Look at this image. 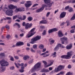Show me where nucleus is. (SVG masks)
Here are the masks:
<instances>
[{"mask_svg":"<svg viewBox=\"0 0 75 75\" xmlns=\"http://www.w3.org/2000/svg\"><path fill=\"white\" fill-rule=\"evenodd\" d=\"M10 69L11 70H14V66L10 67Z\"/></svg>","mask_w":75,"mask_h":75,"instance_id":"obj_44","label":"nucleus"},{"mask_svg":"<svg viewBox=\"0 0 75 75\" xmlns=\"http://www.w3.org/2000/svg\"><path fill=\"white\" fill-rule=\"evenodd\" d=\"M31 51L32 52H35V50H34L33 49V48H31L30 49Z\"/></svg>","mask_w":75,"mask_h":75,"instance_id":"obj_56","label":"nucleus"},{"mask_svg":"<svg viewBox=\"0 0 75 75\" xmlns=\"http://www.w3.org/2000/svg\"><path fill=\"white\" fill-rule=\"evenodd\" d=\"M43 10H37L36 11V13H39V12H41Z\"/></svg>","mask_w":75,"mask_h":75,"instance_id":"obj_40","label":"nucleus"},{"mask_svg":"<svg viewBox=\"0 0 75 75\" xmlns=\"http://www.w3.org/2000/svg\"><path fill=\"white\" fill-rule=\"evenodd\" d=\"M25 3V1L23 0V1H22L20 3L21 4H24Z\"/></svg>","mask_w":75,"mask_h":75,"instance_id":"obj_42","label":"nucleus"},{"mask_svg":"<svg viewBox=\"0 0 75 75\" xmlns=\"http://www.w3.org/2000/svg\"><path fill=\"white\" fill-rule=\"evenodd\" d=\"M16 25H17V26L19 28H20V24H19L18 23H16L13 26H16Z\"/></svg>","mask_w":75,"mask_h":75,"instance_id":"obj_27","label":"nucleus"},{"mask_svg":"<svg viewBox=\"0 0 75 75\" xmlns=\"http://www.w3.org/2000/svg\"><path fill=\"white\" fill-rule=\"evenodd\" d=\"M33 48H34V49H37V46L36 45H33Z\"/></svg>","mask_w":75,"mask_h":75,"instance_id":"obj_35","label":"nucleus"},{"mask_svg":"<svg viewBox=\"0 0 75 75\" xmlns=\"http://www.w3.org/2000/svg\"><path fill=\"white\" fill-rule=\"evenodd\" d=\"M1 69L0 70L1 72H3L4 71L6 70V67L5 66H2Z\"/></svg>","mask_w":75,"mask_h":75,"instance_id":"obj_19","label":"nucleus"},{"mask_svg":"<svg viewBox=\"0 0 75 75\" xmlns=\"http://www.w3.org/2000/svg\"><path fill=\"white\" fill-rule=\"evenodd\" d=\"M7 4H6L5 5V6L4 7V9H8V8H7Z\"/></svg>","mask_w":75,"mask_h":75,"instance_id":"obj_48","label":"nucleus"},{"mask_svg":"<svg viewBox=\"0 0 75 75\" xmlns=\"http://www.w3.org/2000/svg\"><path fill=\"white\" fill-rule=\"evenodd\" d=\"M42 62H43V64H45V65H46L47 64V62L45 61H42Z\"/></svg>","mask_w":75,"mask_h":75,"instance_id":"obj_49","label":"nucleus"},{"mask_svg":"<svg viewBox=\"0 0 75 75\" xmlns=\"http://www.w3.org/2000/svg\"><path fill=\"white\" fill-rule=\"evenodd\" d=\"M59 71V69H58V68L57 67V68H56L55 69V72H58V71Z\"/></svg>","mask_w":75,"mask_h":75,"instance_id":"obj_41","label":"nucleus"},{"mask_svg":"<svg viewBox=\"0 0 75 75\" xmlns=\"http://www.w3.org/2000/svg\"><path fill=\"white\" fill-rule=\"evenodd\" d=\"M50 70L48 69H42L41 72H49Z\"/></svg>","mask_w":75,"mask_h":75,"instance_id":"obj_18","label":"nucleus"},{"mask_svg":"<svg viewBox=\"0 0 75 75\" xmlns=\"http://www.w3.org/2000/svg\"><path fill=\"white\" fill-rule=\"evenodd\" d=\"M75 32V31L74 29H72L70 31V33H74Z\"/></svg>","mask_w":75,"mask_h":75,"instance_id":"obj_54","label":"nucleus"},{"mask_svg":"<svg viewBox=\"0 0 75 75\" xmlns=\"http://www.w3.org/2000/svg\"><path fill=\"white\" fill-rule=\"evenodd\" d=\"M10 35H7L6 38H10Z\"/></svg>","mask_w":75,"mask_h":75,"instance_id":"obj_63","label":"nucleus"},{"mask_svg":"<svg viewBox=\"0 0 75 75\" xmlns=\"http://www.w3.org/2000/svg\"><path fill=\"white\" fill-rule=\"evenodd\" d=\"M20 37H23L24 36V33H22L20 35Z\"/></svg>","mask_w":75,"mask_h":75,"instance_id":"obj_64","label":"nucleus"},{"mask_svg":"<svg viewBox=\"0 0 75 75\" xmlns=\"http://www.w3.org/2000/svg\"><path fill=\"white\" fill-rule=\"evenodd\" d=\"M8 7L9 9H10V10L11 9H14V8H16V10H24L25 8H22L21 9L20 8H17V7L16 6H14L13 5V4H10L9 5Z\"/></svg>","mask_w":75,"mask_h":75,"instance_id":"obj_5","label":"nucleus"},{"mask_svg":"<svg viewBox=\"0 0 75 75\" xmlns=\"http://www.w3.org/2000/svg\"><path fill=\"white\" fill-rule=\"evenodd\" d=\"M75 19V13L73 15V16L71 18V20H74Z\"/></svg>","mask_w":75,"mask_h":75,"instance_id":"obj_29","label":"nucleus"},{"mask_svg":"<svg viewBox=\"0 0 75 75\" xmlns=\"http://www.w3.org/2000/svg\"><path fill=\"white\" fill-rule=\"evenodd\" d=\"M45 6V4H43L42 5V7H41L39 10H44V7Z\"/></svg>","mask_w":75,"mask_h":75,"instance_id":"obj_26","label":"nucleus"},{"mask_svg":"<svg viewBox=\"0 0 75 75\" xmlns=\"http://www.w3.org/2000/svg\"><path fill=\"white\" fill-rule=\"evenodd\" d=\"M19 71L20 72L22 73V72H24V71L23 70L20 69Z\"/></svg>","mask_w":75,"mask_h":75,"instance_id":"obj_62","label":"nucleus"},{"mask_svg":"<svg viewBox=\"0 0 75 75\" xmlns=\"http://www.w3.org/2000/svg\"><path fill=\"white\" fill-rule=\"evenodd\" d=\"M13 11L11 10H7L6 12V14L8 16H12L13 13Z\"/></svg>","mask_w":75,"mask_h":75,"instance_id":"obj_8","label":"nucleus"},{"mask_svg":"<svg viewBox=\"0 0 75 75\" xmlns=\"http://www.w3.org/2000/svg\"><path fill=\"white\" fill-rule=\"evenodd\" d=\"M25 10H16L14 11L15 13H18V12H21V11H24Z\"/></svg>","mask_w":75,"mask_h":75,"instance_id":"obj_22","label":"nucleus"},{"mask_svg":"<svg viewBox=\"0 0 75 75\" xmlns=\"http://www.w3.org/2000/svg\"><path fill=\"white\" fill-rule=\"evenodd\" d=\"M29 58L30 56H26L23 57V59L25 61H26V60H27L28 58Z\"/></svg>","mask_w":75,"mask_h":75,"instance_id":"obj_23","label":"nucleus"},{"mask_svg":"<svg viewBox=\"0 0 75 75\" xmlns=\"http://www.w3.org/2000/svg\"><path fill=\"white\" fill-rule=\"evenodd\" d=\"M67 23V26H69V25H70V22H69L68 21H66Z\"/></svg>","mask_w":75,"mask_h":75,"instance_id":"obj_43","label":"nucleus"},{"mask_svg":"<svg viewBox=\"0 0 75 75\" xmlns=\"http://www.w3.org/2000/svg\"><path fill=\"white\" fill-rule=\"evenodd\" d=\"M23 18L22 19V20H24L26 18V16L24 15L23 16Z\"/></svg>","mask_w":75,"mask_h":75,"instance_id":"obj_52","label":"nucleus"},{"mask_svg":"<svg viewBox=\"0 0 75 75\" xmlns=\"http://www.w3.org/2000/svg\"><path fill=\"white\" fill-rule=\"evenodd\" d=\"M68 68H69V69H71V65L70 64H69L68 66Z\"/></svg>","mask_w":75,"mask_h":75,"instance_id":"obj_59","label":"nucleus"},{"mask_svg":"<svg viewBox=\"0 0 75 75\" xmlns=\"http://www.w3.org/2000/svg\"><path fill=\"white\" fill-rule=\"evenodd\" d=\"M69 3H75V0H71L70 1V2Z\"/></svg>","mask_w":75,"mask_h":75,"instance_id":"obj_39","label":"nucleus"},{"mask_svg":"<svg viewBox=\"0 0 75 75\" xmlns=\"http://www.w3.org/2000/svg\"><path fill=\"white\" fill-rule=\"evenodd\" d=\"M59 44L60 45V47H61V48H65V47L63 45H62V44L59 43Z\"/></svg>","mask_w":75,"mask_h":75,"instance_id":"obj_51","label":"nucleus"},{"mask_svg":"<svg viewBox=\"0 0 75 75\" xmlns=\"http://www.w3.org/2000/svg\"><path fill=\"white\" fill-rule=\"evenodd\" d=\"M72 73H71L70 72H68L66 75H72Z\"/></svg>","mask_w":75,"mask_h":75,"instance_id":"obj_46","label":"nucleus"},{"mask_svg":"<svg viewBox=\"0 0 75 75\" xmlns=\"http://www.w3.org/2000/svg\"><path fill=\"white\" fill-rule=\"evenodd\" d=\"M40 28L43 29L44 28H45V26L43 25H41L40 26Z\"/></svg>","mask_w":75,"mask_h":75,"instance_id":"obj_53","label":"nucleus"},{"mask_svg":"<svg viewBox=\"0 0 75 75\" xmlns=\"http://www.w3.org/2000/svg\"><path fill=\"white\" fill-rule=\"evenodd\" d=\"M5 54L4 53H1L0 54V57H4Z\"/></svg>","mask_w":75,"mask_h":75,"instance_id":"obj_32","label":"nucleus"},{"mask_svg":"<svg viewBox=\"0 0 75 75\" xmlns=\"http://www.w3.org/2000/svg\"><path fill=\"white\" fill-rule=\"evenodd\" d=\"M35 28H34L32 29L29 32V34H30V35H29V34H28L26 36V38H30L31 37H32L33 35H34L35 33V32H34L35 31Z\"/></svg>","mask_w":75,"mask_h":75,"instance_id":"obj_4","label":"nucleus"},{"mask_svg":"<svg viewBox=\"0 0 75 75\" xmlns=\"http://www.w3.org/2000/svg\"><path fill=\"white\" fill-rule=\"evenodd\" d=\"M18 18L19 19V20H23V19H22V16H21L18 15Z\"/></svg>","mask_w":75,"mask_h":75,"instance_id":"obj_31","label":"nucleus"},{"mask_svg":"<svg viewBox=\"0 0 75 75\" xmlns=\"http://www.w3.org/2000/svg\"><path fill=\"white\" fill-rule=\"evenodd\" d=\"M28 20L29 21H31V20H33V18L30 17H29L28 18Z\"/></svg>","mask_w":75,"mask_h":75,"instance_id":"obj_33","label":"nucleus"},{"mask_svg":"<svg viewBox=\"0 0 75 75\" xmlns=\"http://www.w3.org/2000/svg\"><path fill=\"white\" fill-rule=\"evenodd\" d=\"M50 44H52L53 43H54L55 42V41L54 40H52L51 41H50Z\"/></svg>","mask_w":75,"mask_h":75,"instance_id":"obj_50","label":"nucleus"},{"mask_svg":"<svg viewBox=\"0 0 75 75\" xmlns=\"http://www.w3.org/2000/svg\"><path fill=\"white\" fill-rule=\"evenodd\" d=\"M49 52L48 51H47L45 52H44L43 53H42L41 54V55H43V57H48L49 55H50V54H46L47 53H48Z\"/></svg>","mask_w":75,"mask_h":75,"instance_id":"obj_13","label":"nucleus"},{"mask_svg":"<svg viewBox=\"0 0 75 75\" xmlns=\"http://www.w3.org/2000/svg\"><path fill=\"white\" fill-rule=\"evenodd\" d=\"M67 55H63L61 56L62 58L64 59H68L71 58V57L72 55V52L71 51H70L69 52H67Z\"/></svg>","mask_w":75,"mask_h":75,"instance_id":"obj_2","label":"nucleus"},{"mask_svg":"<svg viewBox=\"0 0 75 75\" xmlns=\"http://www.w3.org/2000/svg\"><path fill=\"white\" fill-rule=\"evenodd\" d=\"M0 64L1 67H5V66H8V65H9V63H8V62H6V61H5V60H4V59H2L0 61Z\"/></svg>","mask_w":75,"mask_h":75,"instance_id":"obj_7","label":"nucleus"},{"mask_svg":"<svg viewBox=\"0 0 75 75\" xmlns=\"http://www.w3.org/2000/svg\"><path fill=\"white\" fill-rule=\"evenodd\" d=\"M41 36L38 35L35 38H33L31 39V41L30 42V43L32 44H35V41H37L38 40H40L41 39Z\"/></svg>","mask_w":75,"mask_h":75,"instance_id":"obj_3","label":"nucleus"},{"mask_svg":"<svg viewBox=\"0 0 75 75\" xmlns=\"http://www.w3.org/2000/svg\"><path fill=\"white\" fill-rule=\"evenodd\" d=\"M41 63L40 62L36 63L31 69V72H34L36 71H39L41 68Z\"/></svg>","mask_w":75,"mask_h":75,"instance_id":"obj_1","label":"nucleus"},{"mask_svg":"<svg viewBox=\"0 0 75 75\" xmlns=\"http://www.w3.org/2000/svg\"><path fill=\"white\" fill-rule=\"evenodd\" d=\"M38 4H34L33 5V7H35V6H38Z\"/></svg>","mask_w":75,"mask_h":75,"instance_id":"obj_57","label":"nucleus"},{"mask_svg":"<svg viewBox=\"0 0 75 75\" xmlns=\"http://www.w3.org/2000/svg\"><path fill=\"white\" fill-rule=\"evenodd\" d=\"M44 1L45 3V4H48L49 5V7H51V6H52V4H53V2H51V1L50 0H44Z\"/></svg>","mask_w":75,"mask_h":75,"instance_id":"obj_10","label":"nucleus"},{"mask_svg":"<svg viewBox=\"0 0 75 75\" xmlns=\"http://www.w3.org/2000/svg\"><path fill=\"white\" fill-rule=\"evenodd\" d=\"M46 33H47V31L45 30H44L42 33V35H46Z\"/></svg>","mask_w":75,"mask_h":75,"instance_id":"obj_30","label":"nucleus"},{"mask_svg":"<svg viewBox=\"0 0 75 75\" xmlns=\"http://www.w3.org/2000/svg\"><path fill=\"white\" fill-rule=\"evenodd\" d=\"M58 36H59V37H62V36L64 35L62 34V33L61 31H59L58 32Z\"/></svg>","mask_w":75,"mask_h":75,"instance_id":"obj_20","label":"nucleus"},{"mask_svg":"<svg viewBox=\"0 0 75 75\" xmlns=\"http://www.w3.org/2000/svg\"><path fill=\"white\" fill-rule=\"evenodd\" d=\"M39 24H44L43 20H42L40 22Z\"/></svg>","mask_w":75,"mask_h":75,"instance_id":"obj_60","label":"nucleus"},{"mask_svg":"<svg viewBox=\"0 0 75 75\" xmlns=\"http://www.w3.org/2000/svg\"><path fill=\"white\" fill-rule=\"evenodd\" d=\"M18 65H19V66H21V67H22V66H23V65H24V63H21V64H20V63H18Z\"/></svg>","mask_w":75,"mask_h":75,"instance_id":"obj_45","label":"nucleus"},{"mask_svg":"<svg viewBox=\"0 0 75 75\" xmlns=\"http://www.w3.org/2000/svg\"><path fill=\"white\" fill-rule=\"evenodd\" d=\"M5 28L7 29H8V30H9L10 29V26L8 25H6Z\"/></svg>","mask_w":75,"mask_h":75,"instance_id":"obj_36","label":"nucleus"},{"mask_svg":"<svg viewBox=\"0 0 75 75\" xmlns=\"http://www.w3.org/2000/svg\"><path fill=\"white\" fill-rule=\"evenodd\" d=\"M18 15H16L15 16H14L13 17V20H15V19H16L17 18H18Z\"/></svg>","mask_w":75,"mask_h":75,"instance_id":"obj_38","label":"nucleus"},{"mask_svg":"<svg viewBox=\"0 0 75 75\" xmlns=\"http://www.w3.org/2000/svg\"><path fill=\"white\" fill-rule=\"evenodd\" d=\"M10 1H13V2H14V3H17V2H18V0H9Z\"/></svg>","mask_w":75,"mask_h":75,"instance_id":"obj_37","label":"nucleus"},{"mask_svg":"<svg viewBox=\"0 0 75 75\" xmlns=\"http://www.w3.org/2000/svg\"><path fill=\"white\" fill-rule=\"evenodd\" d=\"M61 39L64 41H67L68 40V38L65 37L61 38Z\"/></svg>","mask_w":75,"mask_h":75,"instance_id":"obj_25","label":"nucleus"},{"mask_svg":"<svg viewBox=\"0 0 75 75\" xmlns=\"http://www.w3.org/2000/svg\"><path fill=\"white\" fill-rule=\"evenodd\" d=\"M54 60H51L49 61V62L50 63H50L48 64V65H47L46 67H45V68H47V67H50V66H51V65H52L53 63H54Z\"/></svg>","mask_w":75,"mask_h":75,"instance_id":"obj_15","label":"nucleus"},{"mask_svg":"<svg viewBox=\"0 0 75 75\" xmlns=\"http://www.w3.org/2000/svg\"><path fill=\"white\" fill-rule=\"evenodd\" d=\"M68 9H69V10H72L73 9L71 7H69V6H68L65 8V10H68Z\"/></svg>","mask_w":75,"mask_h":75,"instance_id":"obj_24","label":"nucleus"},{"mask_svg":"<svg viewBox=\"0 0 75 75\" xmlns=\"http://www.w3.org/2000/svg\"><path fill=\"white\" fill-rule=\"evenodd\" d=\"M56 54H57V53H56V52H54V53L52 54L51 56H53V55H56Z\"/></svg>","mask_w":75,"mask_h":75,"instance_id":"obj_58","label":"nucleus"},{"mask_svg":"<svg viewBox=\"0 0 75 75\" xmlns=\"http://www.w3.org/2000/svg\"><path fill=\"white\" fill-rule=\"evenodd\" d=\"M33 24L32 23H30L29 24V23H25V22H24L22 23L23 26H25V28L26 30H27L29 28H30L32 26Z\"/></svg>","mask_w":75,"mask_h":75,"instance_id":"obj_6","label":"nucleus"},{"mask_svg":"<svg viewBox=\"0 0 75 75\" xmlns=\"http://www.w3.org/2000/svg\"><path fill=\"white\" fill-rule=\"evenodd\" d=\"M50 14V12H48L46 14V17H48Z\"/></svg>","mask_w":75,"mask_h":75,"instance_id":"obj_55","label":"nucleus"},{"mask_svg":"<svg viewBox=\"0 0 75 75\" xmlns=\"http://www.w3.org/2000/svg\"><path fill=\"white\" fill-rule=\"evenodd\" d=\"M24 44V43L23 42H18L16 43V46L18 47V46H19V45H23Z\"/></svg>","mask_w":75,"mask_h":75,"instance_id":"obj_16","label":"nucleus"},{"mask_svg":"<svg viewBox=\"0 0 75 75\" xmlns=\"http://www.w3.org/2000/svg\"><path fill=\"white\" fill-rule=\"evenodd\" d=\"M67 13L65 12H63L61 13L60 15V18H63L65 17Z\"/></svg>","mask_w":75,"mask_h":75,"instance_id":"obj_12","label":"nucleus"},{"mask_svg":"<svg viewBox=\"0 0 75 75\" xmlns=\"http://www.w3.org/2000/svg\"><path fill=\"white\" fill-rule=\"evenodd\" d=\"M58 68L59 71H60V70H61V69H62L64 68H65V67H64V66L60 65L59 66H58Z\"/></svg>","mask_w":75,"mask_h":75,"instance_id":"obj_21","label":"nucleus"},{"mask_svg":"<svg viewBox=\"0 0 75 75\" xmlns=\"http://www.w3.org/2000/svg\"><path fill=\"white\" fill-rule=\"evenodd\" d=\"M14 57L16 59H19V57H18L15 56Z\"/></svg>","mask_w":75,"mask_h":75,"instance_id":"obj_61","label":"nucleus"},{"mask_svg":"<svg viewBox=\"0 0 75 75\" xmlns=\"http://www.w3.org/2000/svg\"><path fill=\"white\" fill-rule=\"evenodd\" d=\"M72 47V44H70L69 45H67L66 47V48L67 50H71Z\"/></svg>","mask_w":75,"mask_h":75,"instance_id":"obj_17","label":"nucleus"},{"mask_svg":"<svg viewBox=\"0 0 75 75\" xmlns=\"http://www.w3.org/2000/svg\"><path fill=\"white\" fill-rule=\"evenodd\" d=\"M26 3H27L25 4V6L26 7H27V8L30 7L31 5H33V4L31 3L33 2L30 1H26Z\"/></svg>","mask_w":75,"mask_h":75,"instance_id":"obj_9","label":"nucleus"},{"mask_svg":"<svg viewBox=\"0 0 75 75\" xmlns=\"http://www.w3.org/2000/svg\"><path fill=\"white\" fill-rule=\"evenodd\" d=\"M59 47H61V45L59 44V43H58L57 45L54 49V51H58L59 50Z\"/></svg>","mask_w":75,"mask_h":75,"instance_id":"obj_14","label":"nucleus"},{"mask_svg":"<svg viewBox=\"0 0 75 75\" xmlns=\"http://www.w3.org/2000/svg\"><path fill=\"white\" fill-rule=\"evenodd\" d=\"M58 31V29L57 28H55L53 29H50L48 31V32L49 34H51V33H53V32H55V31Z\"/></svg>","mask_w":75,"mask_h":75,"instance_id":"obj_11","label":"nucleus"},{"mask_svg":"<svg viewBox=\"0 0 75 75\" xmlns=\"http://www.w3.org/2000/svg\"><path fill=\"white\" fill-rule=\"evenodd\" d=\"M43 24H46L48 23V21L46 20H43Z\"/></svg>","mask_w":75,"mask_h":75,"instance_id":"obj_28","label":"nucleus"},{"mask_svg":"<svg viewBox=\"0 0 75 75\" xmlns=\"http://www.w3.org/2000/svg\"><path fill=\"white\" fill-rule=\"evenodd\" d=\"M39 47L40 48H41V49H42L43 48H44V45H40L39 46Z\"/></svg>","mask_w":75,"mask_h":75,"instance_id":"obj_34","label":"nucleus"},{"mask_svg":"<svg viewBox=\"0 0 75 75\" xmlns=\"http://www.w3.org/2000/svg\"><path fill=\"white\" fill-rule=\"evenodd\" d=\"M60 40L62 42V44H64L65 43V41L64 40H62V39H60Z\"/></svg>","mask_w":75,"mask_h":75,"instance_id":"obj_47","label":"nucleus"}]
</instances>
